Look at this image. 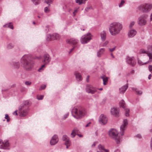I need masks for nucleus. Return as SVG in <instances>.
Segmentation results:
<instances>
[{
  "label": "nucleus",
  "instance_id": "a19ab883",
  "mask_svg": "<svg viewBox=\"0 0 152 152\" xmlns=\"http://www.w3.org/2000/svg\"><path fill=\"white\" fill-rule=\"evenodd\" d=\"M125 3V1L124 0H121L120 3L119 4V7H122Z\"/></svg>",
  "mask_w": 152,
  "mask_h": 152
},
{
  "label": "nucleus",
  "instance_id": "2f4dec72",
  "mask_svg": "<svg viewBox=\"0 0 152 152\" xmlns=\"http://www.w3.org/2000/svg\"><path fill=\"white\" fill-rule=\"evenodd\" d=\"M133 90H134L135 91L136 94H137L141 95L142 94V91L140 90H137V89H135L134 88V89H133Z\"/></svg>",
  "mask_w": 152,
  "mask_h": 152
},
{
  "label": "nucleus",
  "instance_id": "603ef678",
  "mask_svg": "<svg viewBox=\"0 0 152 152\" xmlns=\"http://www.w3.org/2000/svg\"><path fill=\"white\" fill-rule=\"evenodd\" d=\"M108 43V41H106L104 43L102 46H105L107 45Z\"/></svg>",
  "mask_w": 152,
  "mask_h": 152
},
{
  "label": "nucleus",
  "instance_id": "c9c22d12",
  "mask_svg": "<svg viewBox=\"0 0 152 152\" xmlns=\"http://www.w3.org/2000/svg\"><path fill=\"white\" fill-rule=\"evenodd\" d=\"M53 1V0H45V3L48 4V6H50V4L52 3Z\"/></svg>",
  "mask_w": 152,
  "mask_h": 152
},
{
  "label": "nucleus",
  "instance_id": "c03bdc74",
  "mask_svg": "<svg viewBox=\"0 0 152 152\" xmlns=\"http://www.w3.org/2000/svg\"><path fill=\"white\" fill-rule=\"evenodd\" d=\"M31 84V82L30 81H26L25 82V84L26 85L28 86H30Z\"/></svg>",
  "mask_w": 152,
  "mask_h": 152
},
{
  "label": "nucleus",
  "instance_id": "8fccbe9b",
  "mask_svg": "<svg viewBox=\"0 0 152 152\" xmlns=\"http://www.w3.org/2000/svg\"><path fill=\"white\" fill-rule=\"evenodd\" d=\"M46 29L45 30V32L46 33H48L49 31V26H46Z\"/></svg>",
  "mask_w": 152,
  "mask_h": 152
},
{
  "label": "nucleus",
  "instance_id": "79ce46f5",
  "mask_svg": "<svg viewBox=\"0 0 152 152\" xmlns=\"http://www.w3.org/2000/svg\"><path fill=\"white\" fill-rule=\"evenodd\" d=\"M44 10L45 12L46 13H48L50 11V9H48V7H45L44 8Z\"/></svg>",
  "mask_w": 152,
  "mask_h": 152
},
{
  "label": "nucleus",
  "instance_id": "412c9836",
  "mask_svg": "<svg viewBox=\"0 0 152 152\" xmlns=\"http://www.w3.org/2000/svg\"><path fill=\"white\" fill-rule=\"evenodd\" d=\"M62 140L65 141V144L67 145L71 143L69 137L66 135H63L62 138Z\"/></svg>",
  "mask_w": 152,
  "mask_h": 152
},
{
  "label": "nucleus",
  "instance_id": "09e8293b",
  "mask_svg": "<svg viewBox=\"0 0 152 152\" xmlns=\"http://www.w3.org/2000/svg\"><path fill=\"white\" fill-rule=\"evenodd\" d=\"M115 48H116V47L115 46L113 48H109V50L110 51V52H113V51H114V50H115Z\"/></svg>",
  "mask_w": 152,
  "mask_h": 152
},
{
  "label": "nucleus",
  "instance_id": "393cba45",
  "mask_svg": "<svg viewBox=\"0 0 152 152\" xmlns=\"http://www.w3.org/2000/svg\"><path fill=\"white\" fill-rule=\"evenodd\" d=\"M105 49L104 48H101L97 52V56L98 57H100L103 54Z\"/></svg>",
  "mask_w": 152,
  "mask_h": 152
},
{
  "label": "nucleus",
  "instance_id": "f3484780",
  "mask_svg": "<svg viewBox=\"0 0 152 152\" xmlns=\"http://www.w3.org/2000/svg\"><path fill=\"white\" fill-rule=\"evenodd\" d=\"M43 58L44 59L42 62L45 63V64H48L51 60V58L48 54H45L43 56Z\"/></svg>",
  "mask_w": 152,
  "mask_h": 152
},
{
  "label": "nucleus",
  "instance_id": "b1692460",
  "mask_svg": "<svg viewBox=\"0 0 152 152\" xmlns=\"http://www.w3.org/2000/svg\"><path fill=\"white\" fill-rule=\"evenodd\" d=\"M128 85H126L122 86L119 88L120 92L121 93H124L126 91L128 88Z\"/></svg>",
  "mask_w": 152,
  "mask_h": 152
},
{
  "label": "nucleus",
  "instance_id": "a18cd8bd",
  "mask_svg": "<svg viewBox=\"0 0 152 152\" xmlns=\"http://www.w3.org/2000/svg\"><path fill=\"white\" fill-rule=\"evenodd\" d=\"M44 97V96L42 95L39 96H37V99L39 100H41Z\"/></svg>",
  "mask_w": 152,
  "mask_h": 152
},
{
  "label": "nucleus",
  "instance_id": "37998d69",
  "mask_svg": "<svg viewBox=\"0 0 152 152\" xmlns=\"http://www.w3.org/2000/svg\"><path fill=\"white\" fill-rule=\"evenodd\" d=\"M69 113H67L65 114L63 118V119H65L66 118H67L69 116Z\"/></svg>",
  "mask_w": 152,
  "mask_h": 152
},
{
  "label": "nucleus",
  "instance_id": "4468645a",
  "mask_svg": "<svg viewBox=\"0 0 152 152\" xmlns=\"http://www.w3.org/2000/svg\"><path fill=\"white\" fill-rule=\"evenodd\" d=\"M112 115L116 117H118L119 116V110L118 109L115 107H112L110 110Z\"/></svg>",
  "mask_w": 152,
  "mask_h": 152
},
{
  "label": "nucleus",
  "instance_id": "f03ea898",
  "mask_svg": "<svg viewBox=\"0 0 152 152\" xmlns=\"http://www.w3.org/2000/svg\"><path fill=\"white\" fill-rule=\"evenodd\" d=\"M72 115L76 119H80L87 114L86 110L82 107L79 106L74 107L72 110Z\"/></svg>",
  "mask_w": 152,
  "mask_h": 152
},
{
  "label": "nucleus",
  "instance_id": "49530a36",
  "mask_svg": "<svg viewBox=\"0 0 152 152\" xmlns=\"http://www.w3.org/2000/svg\"><path fill=\"white\" fill-rule=\"evenodd\" d=\"M135 22L134 21L131 22L129 24V27L130 28H131L134 25Z\"/></svg>",
  "mask_w": 152,
  "mask_h": 152
},
{
  "label": "nucleus",
  "instance_id": "72a5a7b5",
  "mask_svg": "<svg viewBox=\"0 0 152 152\" xmlns=\"http://www.w3.org/2000/svg\"><path fill=\"white\" fill-rule=\"evenodd\" d=\"M87 0H76V1L77 3H78L80 5L83 3H85V2Z\"/></svg>",
  "mask_w": 152,
  "mask_h": 152
},
{
  "label": "nucleus",
  "instance_id": "20e7f679",
  "mask_svg": "<svg viewBox=\"0 0 152 152\" xmlns=\"http://www.w3.org/2000/svg\"><path fill=\"white\" fill-rule=\"evenodd\" d=\"M30 104L28 100L24 101L22 106L19 107V114L21 117L26 116L28 113V110Z\"/></svg>",
  "mask_w": 152,
  "mask_h": 152
},
{
  "label": "nucleus",
  "instance_id": "5701e85b",
  "mask_svg": "<svg viewBox=\"0 0 152 152\" xmlns=\"http://www.w3.org/2000/svg\"><path fill=\"white\" fill-rule=\"evenodd\" d=\"M12 68L14 69H18L20 67V64L18 62H14L11 64Z\"/></svg>",
  "mask_w": 152,
  "mask_h": 152
},
{
  "label": "nucleus",
  "instance_id": "f257e3e1",
  "mask_svg": "<svg viewBox=\"0 0 152 152\" xmlns=\"http://www.w3.org/2000/svg\"><path fill=\"white\" fill-rule=\"evenodd\" d=\"M31 57L29 55H25L21 58V66L25 70L29 71L33 67L34 63L30 60Z\"/></svg>",
  "mask_w": 152,
  "mask_h": 152
},
{
  "label": "nucleus",
  "instance_id": "338daca9",
  "mask_svg": "<svg viewBox=\"0 0 152 152\" xmlns=\"http://www.w3.org/2000/svg\"><path fill=\"white\" fill-rule=\"evenodd\" d=\"M150 146L151 149L152 151V142H150Z\"/></svg>",
  "mask_w": 152,
  "mask_h": 152
},
{
  "label": "nucleus",
  "instance_id": "774afa93",
  "mask_svg": "<svg viewBox=\"0 0 152 152\" xmlns=\"http://www.w3.org/2000/svg\"><path fill=\"white\" fill-rule=\"evenodd\" d=\"M150 19H151V20L152 21V13L151 15Z\"/></svg>",
  "mask_w": 152,
  "mask_h": 152
},
{
  "label": "nucleus",
  "instance_id": "1a4fd4ad",
  "mask_svg": "<svg viewBox=\"0 0 152 152\" xmlns=\"http://www.w3.org/2000/svg\"><path fill=\"white\" fill-rule=\"evenodd\" d=\"M140 53L141 54L146 53L147 54L148 56L149 57V61L144 63L145 64H148L149 61H152V46L151 47L150 51L149 49H148V52H147L144 50L141 49L140 51Z\"/></svg>",
  "mask_w": 152,
  "mask_h": 152
},
{
  "label": "nucleus",
  "instance_id": "0eeeda50",
  "mask_svg": "<svg viewBox=\"0 0 152 152\" xmlns=\"http://www.w3.org/2000/svg\"><path fill=\"white\" fill-rule=\"evenodd\" d=\"M147 15H144L139 17L138 19L137 23L140 26L145 25L147 21Z\"/></svg>",
  "mask_w": 152,
  "mask_h": 152
},
{
  "label": "nucleus",
  "instance_id": "f704fd0d",
  "mask_svg": "<svg viewBox=\"0 0 152 152\" xmlns=\"http://www.w3.org/2000/svg\"><path fill=\"white\" fill-rule=\"evenodd\" d=\"M31 1L35 5H37L40 3L39 0H31Z\"/></svg>",
  "mask_w": 152,
  "mask_h": 152
},
{
  "label": "nucleus",
  "instance_id": "864d4df0",
  "mask_svg": "<svg viewBox=\"0 0 152 152\" xmlns=\"http://www.w3.org/2000/svg\"><path fill=\"white\" fill-rule=\"evenodd\" d=\"M138 63L140 65H143V64L142 62L141 61H140L139 60H138Z\"/></svg>",
  "mask_w": 152,
  "mask_h": 152
},
{
  "label": "nucleus",
  "instance_id": "39448f33",
  "mask_svg": "<svg viewBox=\"0 0 152 152\" xmlns=\"http://www.w3.org/2000/svg\"><path fill=\"white\" fill-rule=\"evenodd\" d=\"M109 135L111 138L115 140L117 144L120 143L121 138L119 137L118 132L116 129H110L109 131Z\"/></svg>",
  "mask_w": 152,
  "mask_h": 152
},
{
  "label": "nucleus",
  "instance_id": "052dcab7",
  "mask_svg": "<svg viewBox=\"0 0 152 152\" xmlns=\"http://www.w3.org/2000/svg\"><path fill=\"white\" fill-rule=\"evenodd\" d=\"M70 145V143H69V144H67V145H66V148H68V146H69Z\"/></svg>",
  "mask_w": 152,
  "mask_h": 152
},
{
  "label": "nucleus",
  "instance_id": "69168bd1",
  "mask_svg": "<svg viewBox=\"0 0 152 152\" xmlns=\"http://www.w3.org/2000/svg\"><path fill=\"white\" fill-rule=\"evenodd\" d=\"M91 124V122H89L88 124H87L86 126V127H87L89 126V124Z\"/></svg>",
  "mask_w": 152,
  "mask_h": 152
},
{
  "label": "nucleus",
  "instance_id": "9d476101",
  "mask_svg": "<svg viewBox=\"0 0 152 152\" xmlns=\"http://www.w3.org/2000/svg\"><path fill=\"white\" fill-rule=\"evenodd\" d=\"M123 123V124L121 125L120 127V134L122 136L124 135V131L126 130V126L128 125L127 120V119H124Z\"/></svg>",
  "mask_w": 152,
  "mask_h": 152
},
{
  "label": "nucleus",
  "instance_id": "6e6552de",
  "mask_svg": "<svg viewBox=\"0 0 152 152\" xmlns=\"http://www.w3.org/2000/svg\"><path fill=\"white\" fill-rule=\"evenodd\" d=\"M91 35L90 33L83 36L80 39V42L83 44L87 43L91 39Z\"/></svg>",
  "mask_w": 152,
  "mask_h": 152
},
{
  "label": "nucleus",
  "instance_id": "f8f14e48",
  "mask_svg": "<svg viewBox=\"0 0 152 152\" xmlns=\"http://www.w3.org/2000/svg\"><path fill=\"white\" fill-rule=\"evenodd\" d=\"M126 62L132 66L135 65L136 61L134 57H128L126 59Z\"/></svg>",
  "mask_w": 152,
  "mask_h": 152
},
{
  "label": "nucleus",
  "instance_id": "3c124183",
  "mask_svg": "<svg viewBox=\"0 0 152 152\" xmlns=\"http://www.w3.org/2000/svg\"><path fill=\"white\" fill-rule=\"evenodd\" d=\"M149 70L150 72L152 71V65H150L148 66Z\"/></svg>",
  "mask_w": 152,
  "mask_h": 152
},
{
  "label": "nucleus",
  "instance_id": "680f3d73",
  "mask_svg": "<svg viewBox=\"0 0 152 152\" xmlns=\"http://www.w3.org/2000/svg\"><path fill=\"white\" fill-rule=\"evenodd\" d=\"M136 137L140 138L141 137V135L140 134H138L136 135Z\"/></svg>",
  "mask_w": 152,
  "mask_h": 152
},
{
  "label": "nucleus",
  "instance_id": "4c0bfd02",
  "mask_svg": "<svg viewBox=\"0 0 152 152\" xmlns=\"http://www.w3.org/2000/svg\"><path fill=\"white\" fill-rule=\"evenodd\" d=\"M45 64L42 65L38 69V71L39 72H41L42 71L44 70V68L45 67Z\"/></svg>",
  "mask_w": 152,
  "mask_h": 152
},
{
  "label": "nucleus",
  "instance_id": "bb28decb",
  "mask_svg": "<svg viewBox=\"0 0 152 152\" xmlns=\"http://www.w3.org/2000/svg\"><path fill=\"white\" fill-rule=\"evenodd\" d=\"M101 78L103 80V84L104 85H106V83L107 82L108 80V78L105 75H103L101 77Z\"/></svg>",
  "mask_w": 152,
  "mask_h": 152
},
{
  "label": "nucleus",
  "instance_id": "ddd939ff",
  "mask_svg": "<svg viewBox=\"0 0 152 152\" xmlns=\"http://www.w3.org/2000/svg\"><path fill=\"white\" fill-rule=\"evenodd\" d=\"M99 121L101 124L104 125L107 123V118L105 115L102 114L99 117Z\"/></svg>",
  "mask_w": 152,
  "mask_h": 152
},
{
  "label": "nucleus",
  "instance_id": "ea45409f",
  "mask_svg": "<svg viewBox=\"0 0 152 152\" xmlns=\"http://www.w3.org/2000/svg\"><path fill=\"white\" fill-rule=\"evenodd\" d=\"M14 47L12 43H10L7 45V48L8 49H11Z\"/></svg>",
  "mask_w": 152,
  "mask_h": 152
},
{
  "label": "nucleus",
  "instance_id": "4d7b16f0",
  "mask_svg": "<svg viewBox=\"0 0 152 152\" xmlns=\"http://www.w3.org/2000/svg\"><path fill=\"white\" fill-rule=\"evenodd\" d=\"M9 118V116L8 114H6L5 115V118L6 119H7Z\"/></svg>",
  "mask_w": 152,
  "mask_h": 152
},
{
  "label": "nucleus",
  "instance_id": "473e14b6",
  "mask_svg": "<svg viewBox=\"0 0 152 152\" xmlns=\"http://www.w3.org/2000/svg\"><path fill=\"white\" fill-rule=\"evenodd\" d=\"M92 9V6L90 5H88L86 7L85 9V10L86 12H87L90 10H91Z\"/></svg>",
  "mask_w": 152,
  "mask_h": 152
},
{
  "label": "nucleus",
  "instance_id": "aec40b11",
  "mask_svg": "<svg viewBox=\"0 0 152 152\" xmlns=\"http://www.w3.org/2000/svg\"><path fill=\"white\" fill-rule=\"evenodd\" d=\"M137 33V31L134 29L130 30L128 33V36L129 37L132 38L136 35Z\"/></svg>",
  "mask_w": 152,
  "mask_h": 152
},
{
  "label": "nucleus",
  "instance_id": "4be33fe9",
  "mask_svg": "<svg viewBox=\"0 0 152 152\" xmlns=\"http://www.w3.org/2000/svg\"><path fill=\"white\" fill-rule=\"evenodd\" d=\"M100 36L101 40L102 41H104L106 39L107 36V34L105 31H103L100 33Z\"/></svg>",
  "mask_w": 152,
  "mask_h": 152
},
{
  "label": "nucleus",
  "instance_id": "6e6d98bb",
  "mask_svg": "<svg viewBox=\"0 0 152 152\" xmlns=\"http://www.w3.org/2000/svg\"><path fill=\"white\" fill-rule=\"evenodd\" d=\"M13 114L15 115H15H18V113H17V110H15V112H14L13 113Z\"/></svg>",
  "mask_w": 152,
  "mask_h": 152
},
{
  "label": "nucleus",
  "instance_id": "13d9d810",
  "mask_svg": "<svg viewBox=\"0 0 152 152\" xmlns=\"http://www.w3.org/2000/svg\"><path fill=\"white\" fill-rule=\"evenodd\" d=\"M151 77H152L151 75V74H150L149 75L148 77V79H149V80L151 79Z\"/></svg>",
  "mask_w": 152,
  "mask_h": 152
},
{
  "label": "nucleus",
  "instance_id": "7c9ffc66",
  "mask_svg": "<svg viewBox=\"0 0 152 152\" xmlns=\"http://www.w3.org/2000/svg\"><path fill=\"white\" fill-rule=\"evenodd\" d=\"M98 148L100 150V151H102V152H103V151L104 150V145L99 144L98 145Z\"/></svg>",
  "mask_w": 152,
  "mask_h": 152
},
{
  "label": "nucleus",
  "instance_id": "e433bc0d",
  "mask_svg": "<svg viewBox=\"0 0 152 152\" xmlns=\"http://www.w3.org/2000/svg\"><path fill=\"white\" fill-rule=\"evenodd\" d=\"M52 34L51 35L50 34H48L47 36V40L49 41L50 40V39H52Z\"/></svg>",
  "mask_w": 152,
  "mask_h": 152
},
{
  "label": "nucleus",
  "instance_id": "58836bf2",
  "mask_svg": "<svg viewBox=\"0 0 152 152\" xmlns=\"http://www.w3.org/2000/svg\"><path fill=\"white\" fill-rule=\"evenodd\" d=\"M125 115L126 116H128L129 115V110L128 109H126L125 110Z\"/></svg>",
  "mask_w": 152,
  "mask_h": 152
},
{
  "label": "nucleus",
  "instance_id": "cd10ccee",
  "mask_svg": "<svg viewBox=\"0 0 152 152\" xmlns=\"http://www.w3.org/2000/svg\"><path fill=\"white\" fill-rule=\"evenodd\" d=\"M4 27H8L12 29H13V27L12 25V24L11 23H7L3 26Z\"/></svg>",
  "mask_w": 152,
  "mask_h": 152
},
{
  "label": "nucleus",
  "instance_id": "bf43d9fd",
  "mask_svg": "<svg viewBox=\"0 0 152 152\" xmlns=\"http://www.w3.org/2000/svg\"><path fill=\"white\" fill-rule=\"evenodd\" d=\"M89 76H88L86 78V81L87 82H88L89 81Z\"/></svg>",
  "mask_w": 152,
  "mask_h": 152
},
{
  "label": "nucleus",
  "instance_id": "9b49d317",
  "mask_svg": "<svg viewBox=\"0 0 152 152\" xmlns=\"http://www.w3.org/2000/svg\"><path fill=\"white\" fill-rule=\"evenodd\" d=\"M86 90L87 93L92 94L95 93L97 91V89L90 85H88L86 86Z\"/></svg>",
  "mask_w": 152,
  "mask_h": 152
},
{
  "label": "nucleus",
  "instance_id": "a211bd4d",
  "mask_svg": "<svg viewBox=\"0 0 152 152\" xmlns=\"http://www.w3.org/2000/svg\"><path fill=\"white\" fill-rule=\"evenodd\" d=\"M78 130L76 129H74L72 130L71 134V137L72 138L74 137L76 135H77L79 137H83V135L81 134H77L78 133Z\"/></svg>",
  "mask_w": 152,
  "mask_h": 152
},
{
  "label": "nucleus",
  "instance_id": "7ed1b4c3",
  "mask_svg": "<svg viewBox=\"0 0 152 152\" xmlns=\"http://www.w3.org/2000/svg\"><path fill=\"white\" fill-rule=\"evenodd\" d=\"M123 28L122 24L118 22H114L111 23L109 27L110 34L112 36H116L118 34Z\"/></svg>",
  "mask_w": 152,
  "mask_h": 152
},
{
  "label": "nucleus",
  "instance_id": "dca6fc26",
  "mask_svg": "<svg viewBox=\"0 0 152 152\" xmlns=\"http://www.w3.org/2000/svg\"><path fill=\"white\" fill-rule=\"evenodd\" d=\"M58 141V136L56 135H54L50 141V144L51 145H54Z\"/></svg>",
  "mask_w": 152,
  "mask_h": 152
},
{
  "label": "nucleus",
  "instance_id": "c756f323",
  "mask_svg": "<svg viewBox=\"0 0 152 152\" xmlns=\"http://www.w3.org/2000/svg\"><path fill=\"white\" fill-rule=\"evenodd\" d=\"M119 105L120 107L123 108L125 107V102L123 100H121L119 103Z\"/></svg>",
  "mask_w": 152,
  "mask_h": 152
},
{
  "label": "nucleus",
  "instance_id": "5fc2aeb1",
  "mask_svg": "<svg viewBox=\"0 0 152 152\" xmlns=\"http://www.w3.org/2000/svg\"><path fill=\"white\" fill-rule=\"evenodd\" d=\"M77 10H75L73 12V14L74 16L75 15L76 13L77 12Z\"/></svg>",
  "mask_w": 152,
  "mask_h": 152
},
{
  "label": "nucleus",
  "instance_id": "e2e57ef3",
  "mask_svg": "<svg viewBox=\"0 0 152 152\" xmlns=\"http://www.w3.org/2000/svg\"><path fill=\"white\" fill-rule=\"evenodd\" d=\"M96 143L95 142H94V143L91 145V146L92 147H94V146H95L96 145Z\"/></svg>",
  "mask_w": 152,
  "mask_h": 152
},
{
  "label": "nucleus",
  "instance_id": "0e129e2a",
  "mask_svg": "<svg viewBox=\"0 0 152 152\" xmlns=\"http://www.w3.org/2000/svg\"><path fill=\"white\" fill-rule=\"evenodd\" d=\"M134 70H132L130 72V73L131 74H133L134 73Z\"/></svg>",
  "mask_w": 152,
  "mask_h": 152
},
{
  "label": "nucleus",
  "instance_id": "423d86ee",
  "mask_svg": "<svg viewBox=\"0 0 152 152\" xmlns=\"http://www.w3.org/2000/svg\"><path fill=\"white\" fill-rule=\"evenodd\" d=\"M152 9V4L150 3L143 4H141L138 7L139 10L144 13L150 12Z\"/></svg>",
  "mask_w": 152,
  "mask_h": 152
},
{
  "label": "nucleus",
  "instance_id": "2eb2a0df",
  "mask_svg": "<svg viewBox=\"0 0 152 152\" xmlns=\"http://www.w3.org/2000/svg\"><path fill=\"white\" fill-rule=\"evenodd\" d=\"M2 142L3 145H0V148L3 149H9L8 148L9 145V142L7 140L4 141V142H2V140H0V144Z\"/></svg>",
  "mask_w": 152,
  "mask_h": 152
},
{
  "label": "nucleus",
  "instance_id": "a878e982",
  "mask_svg": "<svg viewBox=\"0 0 152 152\" xmlns=\"http://www.w3.org/2000/svg\"><path fill=\"white\" fill-rule=\"evenodd\" d=\"M75 76L77 80L78 81H81L82 80V77L81 75L78 73H76L75 74Z\"/></svg>",
  "mask_w": 152,
  "mask_h": 152
},
{
  "label": "nucleus",
  "instance_id": "c85d7f7f",
  "mask_svg": "<svg viewBox=\"0 0 152 152\" xmlns=\"http://www.w3.org/2000/svg\"><path fill=\"white\" fill-rule=\"evenodd\" d=\"M52 39H58L59 38L58 34L57 33H54L52 34Z\"/></svg>",
  "mask_w": 152,
  "mask_h": 152
},
{
  "label": "nucleus",
  "instance_id": "6ab92c4d",
  "mask_svg": "<svg viewBox=\"0 0 152 152\" xmlns=\"http://www.w3.org/2000/svg\"><path fill=\"white\" fill-rule=\"evenodd\" d=\"M66 42L70 44L75 45L78 42V40L77 39L74 38H72L69 39H67L66 40Z\"/></svg>",
  "mask_w": 152,
  "mask_h": 152
},
{
  "label": "nucleus",
  "instance_id": "de8ad7c7",
  "mask_svg": "<svg viewBox=\"0 0 152 152\" xmlns=\"http://www.w3.org/2000/svg\"><path fill=\"white\" fill-rule=\"evenodd\" d=\"M46 86L45 85H43L42 86H41L40 88V90H41L42 89H45L46 88Z\"/></svg>",
  "mask_w": 152,
  "mask_h": 152
}]
</instances>
